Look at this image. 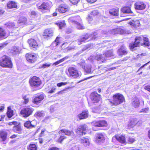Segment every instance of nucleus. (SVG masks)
Wrapping results in <instances>:
<instances>
[{
    "label": "nucleus",
    "mask_w": 150,
    "mask_h": 150,
    "mask_svg": "<svg viewBox=\"0 0 150 150\" xmlns=\"http://www.w3.org/2000/svg\"><path fill=\"white\" fill-rule=\"evenodd\" d=\"M150 44V42L148 38L141 36L136 37L134 42L129 44V47L131 50H133L135 47L139 46L140 45L149 46Z\"/></svg>",
    "instance_id": "1"
},
{
    "label": "nucleus",
    "mask_w": 150,
    "mask_h": 150,
    "mask_svg": "<svg viewBox=\"0 0 150 150\" xmlns=\"http://www.w3.org/2000/svg\"><path fill=\"white\" fill-rule=\"evenodd\" d=\"M0 65L3 67L11 68L12 64L10 58L6 55L3 56L0 60Z\"/></svg>",
    "instance_id": "2"
},
{
    "label": "nucleus",
    "mask_w": 150,
    "mask_h": 150,
    "mask_svg": "<svg viewBox=\"0 0 150 150\" xmlns=\"http://www.w3.org/2000/svg\"><path fill=\"white\" fill-rule=\"evenodd\" d=\"M87 128V126L85 124L82 125L78 127L76 129L75 132L76 134V135L79 137L82 136L83 134H85L86 133L85 132Z\"/></svg>",
    "instance_id": "3"
},
{
    "label": "nucleus",
    "mask_w": 150,
    "mask_h": 150,
    "mask_svg": "<svg viewBox=\"0 0 150 150\" xmlns=\"http://www.w3.org/2000/svg\"><path fill=\"white\" fill-rule=\"evenodd\" d=\"M113 99L116 103H122L125 102L124 97L119 93H117L114 95Z\"/></svg>",
    "instance_id": "4"
},
{
    "label": "nucleus",
    "mask_w": 150,
    "mask_h": 150,
    "mask_svg": "<svg viewBox=\"0 0 150 150\" xmlns=\"http://www.w3.org/2000/svg\"><path fill=\"white\" fill-rule=\"evenodd\" d=\"M33 110L31 108L26 107L23 108L21 111L20 114L24 117H27L32 114Z\"/></svg>",
    "instance_id": "5"
},
{
    "label": "nucleus",
    "mask_w": 150,
    "mask_h": 150,
    "mask_svg": "<svg viewBox=\"0 0 150 150\" xmlns=\"http://www.w3.org/2000/svg\"><path fill=\"white\" fill-rule=\"evenodd\" d=\"M69 76L74 78H76L79 77V75L77 69L75 68L70 67L68 69Z\"/></svg>",
    "instance_id": "6"
},
{
    "label": "nucleus",
    "mask_w": 150,
    "mask_h": 150,
    "mask_svg": "<svg viewBox=\"0 0 150 150\" xmlns=\"http://www.w3.org/2000/svg\"><path fill=\"white\" fill-rule=\"evenodd\" d=\"M90 98L93 103L99 102L101 99L100 96L95 92H93L91 93Z\"/></svg>",
    "instance_id": "7"
},
{
    "label": "nucleus",
    "mask_w": 150,
    "mask_h": 150,
    "mask_svg": "<svg viewBox=\"0 0 150 150\" xmlns=\"http://www.w3.org/2000/svg\"><path fill=\"white\" fill-rule=\"evenodd\" d=\"M50 7V6L48 2H44L38 7V9L39 12L44 13L46 12V10H49Z\"/></svg>",
    "instance_id": "8"
},
{
    "label": "nucleus",
    "mask_w": 150,
    "mask_h": 150,
    "mask_svg": "<svg viewBox=\"0 0 150 150\" xmlns=\"http://www.w3.org/2000/svg\"><path fill=\"white\" fill-rule=\"evenodd\" d=\"M110 33L112 34H122L125 33H129L128 31H126L120 28L112 29L110 30Z\"/></svg>",
    "instance_id": "9"
},
{
    "label": "nucleus",
    "mask_w": 150,
    "mask_h": 150,
    "mask_svg": "<svg viewBox=\"0 0 150 150\" xmlns=\"http://www.w3.org/2000/svg\"><path fill=\"white\" fill-rule=\"evenodd\" d=\"M53 31L51 29H45L43 35V38L45 39L48 40L53 36Z\"/></svg>",
    "instance_id": "10"
},
{
    "label": "nucleus",
    "mask_w": 150,
    "mask_h": 150,
    "mask_svg": "<svg viewBox=\"0 0 150 150\" xmlns=\"http://www.w3.org/2000/svg\"><path fill=\"white\" fill-rule=\"evenodd\" d=\"M92 124L97 127H106L107 125V122L104 120L93 121L92 122Z\"/></svg>",
    "instance_id": "11"
},
{
    "label": "nucleus",
    "mask_w": 150,
    "mask_h": 150,
    "mask_svg": "<svg viewBox=\"0 0 150 150\" xmlns=\"http://www.w3.org/2000/svg\"><path fill=\"white\" fill-rule=\"evenodd\" d=\"M26 58L27 61L31 63H33L37 60L36 55L33 53H28L26 54Z\"/></svg>",
    "instance_id": "12"
},
{
    "label": "nucleus",
    "mask_w": 150,
    "mask_h": 150,
    "mask_svg": "<svg viewBox=\"0 0 150 150\" xmlns=\"http://www.w3.org/2000/svg\"><path fill=\"white\" fill-rule=\"evenodd\" d=\"M105 140L104 135L102 133H97L96 134V141L97 143L103 142Z\"/></svg>",
    "instance_id": "13"
},
{
    "label": "nucleus",
    "mask_w": 150,
    "mask_h": 150,
    "mask_svg": "<svg viewBox=\"0 0 150 150\" xmlns=\"http://www.w3.org/2000/svg\"><path fill=\"white\" fill-rule=\"evenodd\" d=\"M146 4L142 1H138L134 4V7L136 10H142L145 8Z\"/></svg>",
    "instance_id": "14"
},
{
    "label": "nucleus",
    "mask_w": 150,
    "mask_h": 150,
    "mask_svg": "<svg viewBox=\"0 0 150 150\" xmlns=\"http://www.w3.org/2000/svg\"><path fill=\"white\" fill-rule=\"evenodd\" d=\"M128 52V51L127 50V48L123 45L118 50L117 53L119 55H123L127 54Z\"/></svg>",
    "instance_id": "15"
},
{
    "label": "nucleus",
    "mask_w": 150,
    "mask_h": 150,
    "mask_svg": "<svg viewBox=\"0 0 150 150\" xmlns=\"http://www.w3.org/2000/svg\"><path fill=\"white\" fill-rule=\"evenodd\" d=\"M69 10V7L68 6L65 5H61L58 8L56 9V11L63 13L68 11Z\"/></svg>",
    "instance_id": "16"
},
{
    "label": "nucleus",
    "mask_w": 150,
    "mask_h": 150,
    "mask_svg": "<svg viewBox=\"0 0 150 150\" xmlns=\"http://www.w3.org/2000/svg\"><path fill=\"white\" fill-rule=\"evenodd\" d=\"M116 139L121 143H124L125 142V137L123 135L115 136L113 137L112 138V141L115 142Z\"/></svg>",
    "instance_id": "17"
},
{
    "label": "nucleus",
    "mask_w": 150,
    "mask_h": 150,
    "mask_svg": "<svg viewBox=\"0 0 150 150\" xmlns=\"http://www.w3.org/2000/svg\"><path fill=\"white\" fill-rule=\"evenodd\" d=\"M29 83L32 87L36 88L38 86V77L33 76L29 80Z\"/></svg>",
    "instance_id": "18"
},
{
    "label": "nucleus",
    "mask_w": 150,
    "mask_h": 150,
    "mask_svg": "<svg viewBox=\"0 0 150 150\" xmlns=\"http://www.w3.org/2000/svg\"><path fill=\"white\" fill-rule=\"evenodd\" d=\"M36 122L33 121L32 123L30 121H27L24 123V126L27 128H30L34 127L36 126Z\"/></svg>",
    "instance_id": "19"
},
{
    "label": "nucleus",
    "mask_w": 150,
    "mask_h": 150,
    "mask_svg": "<svg viewBox=\"0 0 150 150\" xmlns=\"http://www.w3.org/2000/svg\"><path fill=\"white\" fill-rule=\"evenodd\" d=\"M22 129L20 123H18L14 126L13 128V131L16 133L21 134L22 133Z\"/></svg>",
    "instance_id": "20"
},
{
    "label": "nucleus",
    "mask_w": 150,
    "mask_h": 150,
    "mask_svg": "<svg viewBox=\"0 0 150 150\" xmlns=\"http://www.w3.org/2000/svg\"><path fill=\"white\" fill-rule=\"evenodd\" d=\"M121 11L122 13V14H121L120 16L121 17L124 16L123 14L132 13V12L129 7H125L122 8L121 9Z\"/></svg>",
    "instance_id": "21"
},
{
    "label": "nucleus",
    "mask_w": 150,
    "mask_h": 150,
    "mask_svg": "<svg viewBox=\"0 0 150 150\" xmlns=\"http://www.w3.org/2000/svg\"><path fill=\"white\" fill-rule=\"evenodd\" d=\"M90 139L88 138H84L80 140V143L85 146H87L90 144Z\"/></svg>",
    "instance_id": "22"
},
{
    "label": "nucleus",
    "mask_w": 150,
    "mask_h": 150,
    "mask_svg": "<svg viewBox=\"0 0 150 150\" xmlns=\"http://www.w3.org/2000/svg\"><path fill=\"white\" fill-rule=\"evenodd\" d=\"M7 133L4 130L0 131V138L2 141L4 142L7 139Z\"/></svg>",
    "instance_id": "23"
},
{
    "label": "nucleus",
    "mask_w": 150,
    "mask_h": 150,
    "mask_svg": "<svg viewBox=\"0 0 150 150\" xmlns=\"http://www.w3.org/2000/svg\"><path fill=\"white\" fill-rule=\"evenodd\" d=\"M28 42L31 47L37 49L38 47V45L34 39H29Z\"/></svg>",
    "instance_id": "24"
},
{
    "label": "nucleus",
    "mask_w": 150,
    "mask_h": 150,
    "mask_svg": "<svg viewBox=\"0 0 150 150\" xmlns=\"http://www.w3.org/2000/svg\"><path fill=\"white\" fill-rule=\"evenodd\" d=\"M62 133H64L66 135L70 136L74 134L72 130H69L68 129H62L59 132V133L61 134Z\"/></svg>",
    "instance_id": "25"
},
{
    "label": "nucleus",
    "mask_w": 150,
    "mask_h": 150,
    "mask_svg": "<svg viewBox=\"0 0 150 150\" xmlns=\"http://www.w3.org/2000/svg\"><path fill=\"white\" fill-rule=\"evenodd\" d=\"M8 36L2 28H0V40L5 38Z\"/></svg>",
    "instance_id": "26"
},
{
    "label": "nucleus",
    "mask_w": 150,
    "mask_h": 150,
    "mask_svg": "<svg viewBox=\"0 0 150 150\" xmlns=\"http://www.w3.org/2000/svg\"><path fill=\"white\" fill-rule=\"evenodd\" d=\"M88 110L83 111L81 113L78 115L79 118L80 119H86L88 117Z\"/></svg>",
    "instance_id": "27"
},
{
    "label": "nucleus",
    "mask_w": 150,
    "mask_h": 150,
    "mask_svg": "<svg viewBox=\"0 0 150 150\" xmlns=\"http://www.w3.org/2000/svg\"><path fill=\"white\" fill-rule=\"evenodd\" d=\"M129 23L131 25L135 27L139 26L140 23L138 20H133L129 22Z\"/></svg>",
    "instance_id": "28"
},
{
    "label": "nucleus",
    "mask_w": 150,
    "mask_h": 150,
    "mask_svg": "<svg viewBox=\"0 0 150 150\" xmlns=\"http://www.w3.org/2000/svg\"><path fill=\"white\" fill-rule=\"evenodd\" d=\"M95 59L97 61H101L102 62H103L104 60H105V58L104 57V54L103 55H97L95 56Z\"/></svg>",
    "instance_id": "29"
},
{
    "label": "nucleus",
    "mask_w": 150,
    "mask_h": 150,
    "mask_svg": "<svg viewBox=\"0 0 150 150\" xmlns=\"http://www.w3.org/2000/svg\"><path fill=\"white\" fill-rule=\"evenodd\" d=\"M118 8H113L110 10L109 13L111 15L117 16L118 14Z\"/></svg>",
    "instance_id": "30"
},
{
    "label": "nucleus",
    "mask_w": 150,
    "mask_h": 150,
    "mask_svg": "<svg viewBox=\"0 0 150 150\" xmlns=\"http://www.w3.org/2000/svg\"><path fill=\"white\" fill-rule=\"evenodd\" d=\"M7 115L8 117L9 118H11L14 115L13 111L11 109V106H8V107Z\"/></svg>",
    "instance_id": "31"
},
{
    "label": "nucleus",
    "mask_w": 150,
    "mask_h": 150,
    "mask_svg": "<svg viewBox=\"0 0 150 150\" xmlns=\"http://www.w3.org/2000/svg\"><path fill=\"white\" fill-rule=\"evenodd\" d=\"M7 6L10 8H16L17 7V5L16 3L14 1H9L7 4Z\"/></svg>",
    "instance_id": "32"
},
{
    "label": "nucleus",
    "mask_w": 150,
    "mask_h": 150,
    "mask_svg": "<svg viewBox=\"0 0 150 150\" xmlns=\"http://www.w3.org/2000/svg\"><path fill=\"white\" fill-rule=\"evenodd\" d=\"M137 121L136 120H132L128 124L127 127L128 129H131L137 124Z\"/></svg>",
    "instance_id": "33"
},
{
    "label": "nucleus",
    "mask_w": 150,
    "mask_h": 150,
    "mask_svg": "<svg viewBox=\"0 0 150 150\" xmlns=\"http://www.w3.org/2000/svg\"><path fill=\"white\" fill-rule=\"evenodd\" d=\"M91 65H88L84 69L85 73L87 74H91L93 73V71H92L91 70Z\"/></svg>",
    "instance_id": "34"
},
{
    "label": "nucleus",
    "mask_w": 150,
    "mask_h": 150,
    "mask_svg": "<svg viewBox=\"0 0 150 150\" xmlns=\"http://www.w3.org/2000/svg\"><path fill=\"white\" fill-rule=\"evenodd\" d=\"M88 39V38L86 36H85L84 37L83 36L80 38L77 41V42L79 45H80L82 43V42H84L85 41Z\"/></svg>",
    "instance_id": "35"
},
{
    "label": "nucleus",
    "mask_w": 150,
    "mask_h": 150,
    "mask_svg": "<svg viewBox=\"0 0 150 150\" xmlns=\"http://www.w3.org/2000/svg\"><path fill=\"white\" fill-rule=\"evenodd\" d=\"M5 27L8 28H11L15 26V24L13 22H9L5 24Z\"/></svg>",
    "instance_id": "36"
},
{
    "label": "nucleus",
    "mask_w": 150,
    "mask_h": 150,
    "mask_svg": "<svg viewBox=\"0 0 150 150\" xmlns=\"http://www.w3.org/2000/svg\"><path fill=\"white\" fill-rule=\"evenodd\" d=\"M27 21V20L26 18L22 17L20 18L18 21V23L24 24L26 23Z\"/></svg>",
    "instance_id": "37"
},
{
    "label": "nucleus",
    "mask_w": 150,
    "mask_h": 150,
    "mask_svg": "<svg viewBox=\"0 0 150 150\" xmlns=\"http://www.w3.org/2000/svg\"><path fill=\"white\" fill-rule=\"evenodd\" d=\"M113 52L112 50H109L105 53L104 57H110L113 55Z\"/></svg>",
    "instance_id": "38"
},
{
    "label": "nucleus",
    "mask_w": 150,
    "mask_h": 150,
    "mask_svg": "<svg viewBox=\"0 0 150 150\" xmlns=\"http://www.w3.org/2000/svg\"><path fill=\"white\" fill-rule=\"evenodd\" d=\"M37 147L35 144H31L28 147V150H36Z\"/></svg>",
    "instance_id": "39"
},
{
    "label": "nucleus",
    "mask_w": 150,
    "mask_h": 150,
    "mask_svg": "<svg viewBox=\"0 0 150 150\" xmlns=\"http://www.w3.org/2000/svg\"><path fill=\"white\" fill-rule=\"evenodd\" d=\"M132 102L133 103H140L143 102L144 103L143 101L142 100V102L140 101L138 98L136 97H133L132 99Z\"/></svg>",
    "instance_id": "40"
},
{
    "label": "nucleus",
    "mask_w": 150,
    "mask_h": 150,
    "mask_svg": "<svg viewBox=\"0 0 150 150\" xmlns=\"http://www.w3.org/2000/svg\"><path fill=\"white\" fill-rule=\"evenodd\" d=\"M9 35L12 36H16L18 35L19 32L18 30H15L8 34Z\"/></svg>",
    "instance_id": "41"
},
{
    "label": "nucleus",
    "mask_w": 150,
    "mask_h": 150,
    "mask_svg": "<svg viewBox=\"0 0 150 150\" xmlns=\"http://www.w3.org/2000/svg\"><path fill=\"white\" fill-rule=\"evenodd\" d=\"M93 112H94L98 113L100 112V108L99 107L94 106L92 109Z\"/></svg>",
    "instance_id": "42"
},
{
    "label": "nucleus",
    "mask_w": 150,
    "mask_h": 150,
    "mask_svg": "<svg viewBox=\"0 0 150 150\" xmlns=\"http://www.w3.org/2000/svg\"><path fill=\"white\" fill-rule=\"evenodd\" d=\"M44 98V95L43 93L38 94V102L42 100Z\"/></svg>",
    "instance_id": "43"
},
{
    "label": "nucleus",
    "mask_w": 150,
    "mask_h": 150,
    "mask_svg": "<svg viewBox=\"0 0 150 150\" xmlns=\"http://www.w3.org/2000/svg\"><path fill=\"white\" fill-rule=\"evenodd\" d=\"M58 25L59 26V28L61 29L62 27H64L65 25L64 21H62V22L58 23H57Z\"/></svg>",
    "instance_id": "44"
},
{
    "label": "nucleus",
    "mask_w": 150,
    "mask_h": 150,
    "mask_svg": "<svg viewBox=\"0 0 150 150\" xmlns=\"http://www.w3.org/2000/svg\"><path fill=\"white\" fill-rule=\"evenodd\" d=\"M66 137L64 135L61 136L60 137L58 140V142L61 143L66 138Z\"/></svg>",
    "instance_id": "45"
},
{
    "label": "nucleus",
    "mask_w": 150,
    "mask_h": 150,
    "mask_svg": "<svg viewBox=\"0 0 150 150\" xmlns=\"http://www.w3.org/2000/svg\"><path fill=\"white\" fill-rule=\"evenodd\" d=\"M50 64L45 63L43 64L41 66L39 67L40 68H45L50 66Z\"/></svg>",
    "instance_id": "46"
},
{
    "label": "nucleus",
    "mask_w": 150,
    "mask_h": 150,
    "mask_svg": "<svg viewBox=\"0 0 150 150\" xmlns=\"http://www.w3.org/2000/svg\"><path fill=\"white\" fill-rule=\"evenodd\" d=\"M98 11L97 10H94L92 11V12L90 13V15L91 16V17L93 16H95L98 15Z\"/></svg>",
    "instance_id": "47"
},
{
    "label": "nucleus",
    "mask_w": 150,
    "mask_h": 150,
    "mask_svg": "<svg viewBox=\"0 0 150 150\" xmlns=\"http://www.w3.org/2000/svg\"><path fill=\"white\" fill-rule=\"evenodd\" d=\"M23 98L24 100V103H27L29 102V99L27 96L25 95L23 96Z\"/></svg>",
    "instance_id": "48"
},
{
    "label": "nucleus",
    "mask_w": 150,
    "mask_h": 150,
    "mask_svg": "<svg viewBox=\"0 0 150 150\" xmlns=\"http://www.w3.org/2000/svg\"><path fill=\"white\" fill-rule=\"evenodd\" d=\"M18 122L16 121H13L8 123V125L10 126H12V125L15 126L18 124Z\"/></svg>",
    "instance_id": "49"
},
{
    "label": "nucleus",
    "mask_w": 150,
    "mask_h": 150,
    "mask_svg": "<svg viewBox=\"0 0 150 150\" xmlns=\"http://www.w3.org/2000/svg\"><path fill=\"white\" fill-rule=\"evenodd\" d=\"M77 28L79 29H84V27L80 23H77Z\"/></svg>",
    "instance_id": "50"
},
{
    "label": "nucleus",
    "mask_w": 150,
    "mask_h": 150,
    "mask_svg": "<svg viewBox=\"0 0 150 150\" xmlns=\"http://www.w3.org/2000/svg\"><path fill=\"white\" fill-rule=\"evenodd\" d=\"M128 141L130 143H132L134 141H136V140L134 137H129V138Z\"/></svg>",
    "instance_id": "51"
},
{
    "label": "nucleus",
    "mask_w": 150,
    "mask_h": 150,
    "mask_svg": "<svg viewBox=\"0 0 150 150\" xmlns=\"http://www.w3.org/2000/svg\"><path fill=\"white\" fill-rule=\"evenodd\" d=\"M90 46L89 45H86L84 46L82 50V52L87 50H89Z\"/></svg>",
    "instance_id": "52"
},
{
    "label": "nucleus",
    "mask_w": 150,
    "mask_h": 150,
    "mask_svg": "<svg viewBox=\"0 0 150 150\" xmlns=\"http://www.w3.org/2000/svg\"><path fill=\"white\" fill-rule=\"evenodd\" d=\"M149 108H148L147 107L145 108L142 109L140 111H139V112H143L145 113H147L148 112V111H149Z\"/></svg>",
    "instance_id": "53"
},
{
    "label": "nucleus",
    "mask_w": 150,
    "mask_h": 150,
    "mask_svg": "<svg viewBox=\"0 0 150 150\" xmlns=\"http://www.w3.org/2000/svg\"><path fill=\"white\" fill-rule=\"evenodd\" d=\"M98 36L97 33H94L93 34L92 38V40H96L97 38H98Z\"/></svg>",
    "instance_id": "54"
},
{
    "label": "nucleus",
    "mask_w": 150,
    "mask_h": 150,
    "mask_svg": "<svg viewBox=\"0 0 150 150\" xmlns=\"http://www.w3.org/2000/svg\"><path fill=\"white\" fill-rule=\"evenodd\" d=\"M67 82H61L59 83H58L57 84V86L59 87H61L62 86L65 85L67 84Z\"/></svg>",
    "instance_id": "55"
},
{
    "label": "nucleus",
    "mask_w": 150,
    "mask_h": 150,
    "mask_svg": "<svg viewBox=\"0 0 150 150\" xmlns=\"http://www.w3.org/2000/svg\"><path fill=\"white\" fill-rule=\"evenodd\" d=\"M51 117L50 116H48L45 118V119L42 120V122L46 123L50 121Z\"/></svg>",
    "instance_id": "56"
},
{
    "label": "nucleus",
    "mask_w": 150,
    "mask_h": 150,
    "mask_svg": "<svg viewBox=\"0 0 150 150\" xmlns=\"http://www.w3.org/2000/svg\"><path fill=\"white\" fill-rule=\"evenodd\" d=\"M45 113L44 111H41L40 112H38V117H43L45 115Z\"/></svg>",
    "instance_id": "57"
},
{
    "label": "nucleus",
    "mask_w": 150,
    "mask_h": 150,
    "mask_svg": "<svg viewBox=\"0 0 150 150\" xmlns=\"http://www.w3.org/2000/svg\"><path fill=\"white\" fill-rule=\"evenodd\" d=\"M94 57L95 56H91L89 57L88 60L91 62H93L94 60L95 59Z\"/></svg>",
    "instance_id": "58"
},
{
    "label": "nucleus",
    "mask_w": 150,
    "mask_h": 150,
    "mask_svg": "<svg viewBox=\"0 0 150 150\" xmlns=\"http://www.w3.org/2000/svg\"><path fill=\"white\" fill-rule=\"evenodd\" d=\"M79 1L80 0H69L71 3L74 4L78 3Z\"/></svg>",
    "instance_id": "59"
},
{
    "label": "nucleus",
    "mask_w": 150,
    "mask_h": 150,
    "mask_svg": "<svg viewBox=\"0 0 150 150\" xmlns=\"http://www.w3.org/2000/svg\"><path fill=\"white\" fill-rule=\"evenodd\" d=\"M78 65L80 66L82 68L85 69V63L83 62H81L79 63Z\"/></svg>",
    "instance_id": "60"
},
{
    "label": "nucleus",
    "mask_w": 150,
    "mask_h": 150,
    "mask_svg": "<svg viewBox=\"0 0 150 150\" xmlns=\"http://www.w3.org/2000/svg\"><path fill=\"white\" fill-rule=\"evenodd\" d=\"M69 88H66L65 89H64L62 91H59L58 93V94H59V95L62 94L63 93L64 91L68 90L69 89Z\"/></svg>",
    "instance_id": "61"
},
{
    "label": "nucleus",
    "mask_w": 150,
    "mask_h": 150,
    "mask_svg": "<svg viewBox=\"0 0 150 150\" xmlns=\"http://www.w3.org/2000/svg\"><path fill=\"white\" fill-rule=\"evenodd\" d=\"M45 131V129H42L41 130V132L39 135V136L41 137L44 135V132Z\"/></svg>",
    "instance_id": "62"
},
{
    "label": "nucleus",
    "mask_w": 150,
    "mask_h": 150,
    "mask_svg": "<svg viewBox=\"0 0 150 150\" xmlns=\"http://www.w3.org/2000/svg\"><path fill=\"white\" fill-rule=\"evenodd\" d=\"M18 49L16 48H14L12 50V52L13 53H18Z\"/></svg>",
    "instance_id": "63"
},
{
    "label": "nucleus",
    "mask_w": 150,
    "mask_h": 150,
    "mask_svg": "<svg viewBox=\"0 0 150 150\" xmlns=\"http://www.w3.org/2000/svg\"><path fill=\"white\" fill-rule=\"evenodd\" d=\"M5 116L6 115H0V122L3 121L4 119Z\"/></svg>",
    "instance_id": "64"
}]
</instances>
